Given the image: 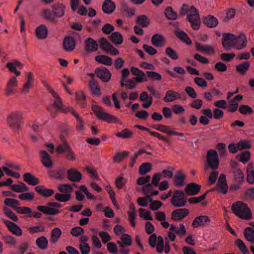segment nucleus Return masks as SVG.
<instances>
[{"mask_svg": "<svg viewBox=\"0 0 254 254\" xmlns=\"http://www.w3.org/2000/svg\"><path fill=\"white\" fill-rule=\"evenodd\" d=\"M181 15H187V20L190 22L194 30H198L201 23L198 11L192 5L184 4L180 10Z\"/></svg>", "mask_w": 254, "mask_h": 254, "instance_id": "nucleus-1", "label": "nucleus"}, {"mask_svg": "<svg viewBox=\"0 0 254 254\" xmlns=\"http://www.w3.org/2000/svg\"><path fill=\"white\" fill-rule=\"evenodd\" d=\"M231 209L236 216L242 219L249 220L252 218L251 209L247 204L243 201H238L234 202L232 205Z\"/></svg>", "mask_w": 254, "mask_h": 254, "instance_id": "nucleus-2", "label": "nucleus"}, {"mask_svg": "<svg viewBox=\"0 0 254 254\" xmlns=\"http://www.w3.org/2000/svg\"><path fill=\"white\" fill-rule=\"evenodd\" d=\"M92 110L97 118L100 120L109 123L122 124V122L117 117L105 112L103 108L98 105H92Z\"/></svg>", "mask_w": 254, "mask_h": 254, "instance_id": "nucleus-3", "label": "nucleus"}, {"mask_svg": "<svg viewBox=\"0 0 254 254\" xmlns=\"http://www.w3.org/2000/svg\"><path fill=\"white\" fill-rule=\"evenodd\" d=\"M23 113L19 111H14L10 113L6 118L8 125L13 128H18L22 119Z\"/></svg>", "mask_w": 254, "mask_h": 254, "instance_id": "nucleus-4", "label": "nucleus"}, {"mask_svg": "<svg viewBox=\"0 0 254 254\" xmlns=\"http://www.w3.org/2000/svg\"><path fill=\"white\" fill-rule=\"evenodd\" d=\"M219 160L217 151L213 149L208 151L206 155V166L213 170L218 169Z\"/></svg>", "mask_w": 254, "mask_h": 254, "instance_id": "nucleus-5", "label": "nucleus"}, {"mask_svg": "<svg viewBox=\"0 0 254 254\" xmlns=\"http://www.w3.org/2000/svg\"><path fill=\"white\" fill-rule=\"evenodd\" d=\"M61 207L58 202H49L47 206H38L37 209L47 215H56L60 212L57 208Z\"/></svg>", "mask_w": 254, "mask_h": 254, "instance_id": "nucleus-6", "label": "nucleus"}, {"mask_svg": "<svg viewBox=\"0 0 254 254\" xmlns=\"http://www.w3.org/2000/svg\"><path fill=\"white\" fill-rule=\"evenodd\" d=\"M171 204L176 207L184 206L187 202L183 190H176L171 199Z\"/></svg>", "mask_w": 254, "mask_h": 254, "instance_id": "nucleus-7", "label": "nucleus"}, {"mask_svg": "<svg viewBox=\"0 0 254 254\" xmlns=\"http://www.w3.org/2000/svg\"><path fill=\"white\" fill-rule=\"evenodd\" d=\"M236 38V35L232 33H224L222 39V44L224 49L226 50L234 49Z\"/></svg>", "mask_w": 254, "mask_h": 254, "instance_id": "nucleus-8", "label": "nucleus"}, {"mask_svg": "<svg viewBox=\"0 0 254 254\" xmlns=\"http://www.w3.org/2000/svg\"><path fill=\"white\" fill-rule=\"evenodd\" d=\"M18 80L15 76H12L9 78L6 82L5 94L6 95H11L17 92Z\"/></svg>", "mask_w": 254, "mask_h": 254, "instance_id": "nucleus-9", "label": "nucleus"}, {"mask_svg": "<svg viewBox=\"0 0 254 254\" xmlns=\"http://www.w3.org/2000/svg\"><path fill=\"white\" fill-rule=\"evenodd\" d=\"M99 42L101 45V48L104 52L114 56L119 55V51L109 43L105 38L100 39Z\"/></svg>", "mask_w": 254, "mask_h": 254, "instance_id": "nucleus-10", "label": "nucleus"}, {"mask_svg": "<svg viewBox=\"0 0 254 254\" xmlns=\"http://www.w3.org/2000/svg\"><path fill=\"white\" fill-rule=\"evenodd\" d=\"M248 44V40L246 34L241 33L239 35H236L234 49L240 50L245 48Z\"/></svg>", "mask_w": 254, "mask_h": 254, "instance_id": "nucleus-11", "label": "nucleus"}, {"mask_svg": "<svg viewBox=\"0 0 254 254\" xmlns=\"http://www.w3.org/2000/svg\"><path fill=\"white\" fill-rule=\"evenodd\" d=\"M210 218L206 215H200L196 217L192 221V226L196 228L208 225L210 223Z\"/></svg>", "mask_w": 254, "mask_h": 254, "instance_id": "nucleus-12", "label": "nucleus"}, {"mask_svg": "<svg viewBox=\"0 0 254 254\" xmlns=\"http://www.w3.org/2000/svg\"><path fill=\"white\" fill-rule=\"evenodd\" d=\"M95 74L98 78L105 82H108L111 79V74L110 71L105 67L96 69Z\"/></svg>", "mask_w": 254, "mask_h": 254, "instance_id": "nucleus-13", "label": "nucleus"}, {"mask_svg": "<svg viewBox=\"0 0 254 254\" xmlns=\"http://www.w3.org/2000/svg\"><path fill=\"white\" fill-rule=\"evenodd\" d=\"M131 73L135 76L133 78L136 82L141 83L147 81L146 75L143 72L136 67H132L130 69Z\"/></svg>", "mask_w": 254, "mask_h": 254, "instance_id": "nucleus-14", "label": "nucleus"}, {"mask_svg": "<svg viewBox=\"0 0 254 254\" xmlns=\"http://www.w3.org/2000/svg\"><path fill=\"white\" fill-rule=\"evenodd\" d=\"M189 212L187 208H180L173 211L172 219L175 221H180L188 215Z\"/></svg>", "mask_w": 254, "mask_h": 254, "instance_id": "nucleus-15", "label": "nucleus"}, {"mask_svg": "<svg viewBox=\"0 0 254 254\" xmlns=\"http://www.w3.org/2000/svg\"><path fill=\"white\" fill-rule=\"evenodd\" d=\"M52 7L55 18L62 17L64 15L65 6L63 3H55L52 5Z\"/></svg>", "mask_w": 254, "mask_h": 254, "instance_id": "nucleus-16", "label": "nucleus"}, {"mask_svg": "<svg viewBox=\"0 0 254 254\" xmlns=\"http://www.w3.org/2000/svg\"><path fill=\"white\" fill-rule=\"evenodd\" d=\"M196 49L201 52L208 55H213L215 53V50L212 46L208 45H202L196 42Z\"/></svg>", "mask_w": 254, "mask_h": 254, "instance_id": "nucleus-17", "label": "nucleus"}, {"mask_svg": "<svg viewBox=\"0 0 254 254\" xmlns=\"http://www.w3.org/2000/svg\"><path fill=\"white\" fill-rule=\"evenodd\" d=\"M201 186L194 183H191L187 185L185 190L189 195H194L198 193L200 190Z\"/></svg>", "mask_w": 254, "mask_h": 254, "instance_id": "nucleus-18", "label": "nucleus"}, {"mask_svg": "<svg viewBox=\"0 0 254 254\" xmlns=\"http://www.w3.org/2000/svg\"><path fill=\"white\" fill-rule=\"evenodd\" d=\"M151 42L156 47H163L166 44V39L161 35L156 34L152 36Z\"/></svg>", "mask_w": 254, "mask_h": 254, "instance_id": "nucleus-19", "label": "nucleus"}, {"mask_svg": "<svg viewBox=\"0 0 254 254\" xmlns=\"http://www.w3.org/2000/svg\"><path fill=\"white\" fill-rule=\"evenodd\" d=\"M40 157L43 165L46 168H52L53 162L48 153L44 150L40 151Z\"/></svg>", "mask_w": 254, "mask_h": 254, "instance_id": "nucleus-20", "label": "nucleus"}, {"mask_svg": "<svg viewBox=\"0 0 254 254\" xmlns=\"http://www.w3.org/2000/svg\"><path fill=\"white\" fill-rule=\"evenodd\" d=\"M3 222L12 233L18 236L22 235V230L18 225L8 220H4Z\"/></svg>", "mask_w": 254, "mask_h": 254, "instance_id": "nucleus-21", "label": "nucleus"}, {"mask_svg": "<svg viewBox=\"0 0 254 254\" xmlns=\"http://www.w3.org/2000/svg\"><path fill=\"white\" fill-rule=\"evenodd\" d=\"M35 33L36 37L38 39H44L48 36V28L46 25L41 24L36 28Z\"/></svg>", "mask_w": 254, "mask_h": 254, "instance_id": "nucleus-22", "label": "nucleus"}, {"mask_svg": "<svg viewBox=\"0 0 254 254\" xmlns=\"http://www.w3.org/2000/svg\"><path fill=\"white\" fill-rule=\"evenodd\" d=\"M68 179L72 182H79L82 178V174L75 169H71L67 171Z\"/></svg>", "mask_w": 254, "mask_h": 254, "instance_id": "nucleus-23", "label": "nucleus"}, {"mask_svg": "<svg viewBox=\"0 0 254 254\" xmlns=\"http://www.w3.org/2000/svg\"><path fill=\"white\" fill-rule=\"evenodd\" d=\"M180 98L181 95L179 92L173 90H168L166 92V95L164 97V101L165 102H171L179 99Z\"/></svg>", "mask_w": 254, "mask_h": 254, "instance_id": "nucleus-24", "label": "nucleus"}, {"mask_svg": "<svg viewBox=\"0 0 254 254\" xmlns=\"http://www.w3.org/2000/svg\"><path fill=\"white\" fill-rule=\"evenodd\" d=\"M35 190L41 195L48 197L54 193L53 189H47L44 186H38L35 188Z\"/></svg>", "mask_w": 254, "mask_h": 254, "instance_id": "nucleus-25", "label": "nucleus"}, {"mask_svg": "<svg viewBox=\"0 0 254 254\" xmlns=\"http://www.w3.org/2000/svg\"><path fill=\"white\" fill-rule=\"evenodd\" d=\"M68 110L69 112H70L71 114L75 117L78 122L77 125L76 127L77 130L79 132L83 131L84 129V127L83 121L82 120L79 115L74 111V110L72 107H69L68 108Z\"/></svg>", "mask_w": 254, "mask_h": 254, "instance_id": "nucleus-26", "label": "nucleus"}, {"mask_svg": "<svg viewBox=\"0 0 254 254\" xmlns=\"http://www.w3.org/2000/svg\"><path fill=\"white\" fill-rule=\"evenodd\" d=\"M115 9V4L111 0H105L102 4V9L105 13L110 14Z\"/></svg>", "mask_w": 254, "mask_h": 254, "instance_id": "nucleus-27", "label": "nucleus"}, {"mask_svg": "<svg viewBox=\"0 0 254 254\" xmlns=\"http://www.w3.org/2000/svg\"><path fill=\"white\" fill-rule=\"evenodd\" d=\"M243 99V96L241 95L236 96L233 100H232L229 103L228 110L231 112H235L238 107V101H241Z\"/></svg>", "mask_w": 254, "mask_h": 254, "instance_id": "nucleus-28", "label": "nucleus"}, {"mask_svg": "<svg viewBox=\"0 0 254 254\" xmlns=\"http://www.w3.org/2000/svg\"><path fill=\"white\" fill-rule=\"evenodd\" d=\"M89 87L92 94L97 96L101 95V93L99 85L94 79H92L89 81Z\"/></svg>", "mask_w": 254, "mask_h": 254, "instance_id": "nucleus-29", "label": "nucleus"}, {"mask_svg": "<svg viewBox=\"0 0 254 254\" xmlns=\"http://www.w3.org/2000/svg\"><path fill=\"white\" fill-rule=\"evenodd\" d=\"M75 45L74 39L70 37H65L63 42L64 48L66 51H72Z\"/></svg>", "mask_w": 254, "mask_h": 254, "instance_id": "nucleus-30", "label": "nucleus"}, {"mask_svg": "<svg viewBox=\"0 0 254 254\" xmlns=\"http://www.w3.org/2000/svg\"><path fill=\"white\" fill-rule=\"evenodd\" d=\"M186 175L182 172H178L174 176V181L175 186L180 187L183 186L185 183Z\"/></svg>", "mask_w": 254, "mask_h": 254, "instance_id": "nucleus-31", "label": "nucleus"}, {"mask_svg": "<svg viewBox=\"0 0 254 254\" xmlns=\"http://www.w3.org/2000/svg\"><path fill=\"white\" fill-rule=\"evenodd\" d=\"M23 180L26 183L32 186H35L39 183V179L30 173L24 174Z\"/></svg>", "mask_w": 254, "mask_h": 254, "instance_id": "nucleus-32", "label": "nucleus"}, {"mask_svg": "<svg viewBox=\"0 0 254 254\" xmlns=\"http://www.w3.org/2000/svg\"><path fill=\"white\" fill-rule=\"evenodd\" d=\"M86 49L88 52H93L98 50V46L96 42L93 39L88 38L85 41Z\"/></svg>", "mask_w": 254, "mask_h": 254, "instance_id": "nucleus-33", "label": "nucleus"}, {"mask_svg": "<svg viewBox=\"0 0 254 254\" xmlns=\"http://www.w3.org/2000/svg\"><path fill=\"white\" fill-rule=\"evenodd\" d=\"M203 22L207 27L214 28L217 26L218 21L216 17L212 15H208L204 18Z\"/></svg>", "mask_w": 254, "mask_h": 254, "instance_id": "nucleus-34", "label": "nucleus"}, {"mask_svg": "<svg viewBox=\"0 0 254 254\" xmlns=\"http://www.w3.org/2000/svg\"><path fill=\"white\" fill-rule=\"evenodd\" d=\"M179 227L180 228L179 229L174 224H172L170 225V229L174 233H176L181 236H185L186 235V230L185 225L183 223H180Z\"/></svg>", "mask_w": 254, "mask_h": 254, "instance_id": "nucleus-35", "label": "nucleus"}, {"mask_svg": "<svg viewBox=\"0 0 254 254\" xmlns=\"http://www.w3.org/2000/svg\"><path fill=\"white\" fill-rule=\"evenodd\" d=\"M247 181L250 184H254V168L253 164H249L247 169Z\"/></svg>", "mask_w": 254, "mask_h": 254, "instance_id": "nucleus-36", "label": "nucleus"}, {"mask_svg": "<svg viewBox=\"0 0 254 254\" xmlns=\"http://www.w3.org/2000/svg\"><path fill=\"white\" fill-rule=\"evenodd\" d=\"M35 244L39 249L44 250L48 248V241L45 236H41L36 240Z\"/></svg>", "mask_w": 254, "mask_h": 254, "instance_id": "nucleus-37", "label": "nucleus"}, {"mask_svg": "<svg viewBox=\"0 0 254 254\" xmlns=\"http://www.w3.org/2000/svg\"><path fill=\"white\" fill-rule=\"evenodd\" d=\"M75 99L79 105L84 108L86 105V97L83 91H79L75 93Z\"/></svg>", "mask_w": 254, "mask_h": 254, "instance_id": "nucleus-38", "label": "nucleus"}, {"mask_svg": "<svg viewBox=\"0 0 254 254\" xmlns=\"http://www.w3.org/2000/svg\"><path fill=\"white\" fill-rule=\"evenodd\" d=\"M95 60L98 63L106 65H111L113 63L112 59L105 55L97 56Z\"/></svg>", "mask_w": 254, "mask_h": 254, "instance_id": "nucleus-39", "label": "nucleus"}, {"mask_svg": "<svg viewBox=\"0 0 254 254\" xmlns=\"http://www.w3.org/2000/svg\"><path fill=\"white\" fill-rule=\"evenodd\" d=\"M121 241H118L117 243L120 247L124 248L125 246H130L132 244V240L129 235L124 234L121 237Z\"/></svg>", "mask_w": 254, "mask_h": 254, "instance_id": "nucleus-40", "label": "nucleus"}, {"mask_svg": "<svg viewBox=\"0 0 254 254\" xmlns=\"http://www.w3.org/2000/svg\"><path fill=\"white\" fill-rule=\"evenodd\" d=\"M250 66V62H245L236 65V70L240 74L245 75L248 71Z\"/></svg>", "mask_w": 254, "mask_h": 254, "instance_id": "nucleus-41", "label": "nucleus"}, {"mask_svg": "<svg viewBox=\"0 0 254 254\" xmlns=\"http://www.w3.org/2000/svg\"><path fill=\"white\" fill-rule=\"evenodd\" d=\"M42 16L43 18L50 22H55L56 21L53 11L50 9H44L42 11Z\"/></svg>", "mask_w": 254, "mask_h": 254, "instance_id": "nucleus-42", "label": "nucleus"}, {"mask_svg": "<svg viewBox=\"0 0 254 254\" xmlns=\"http://www.w3.org/2000/svg\"><path fill=\"white\" fill-rule=\"evenodd\" d=\"M58 189L62 193L71 195L73 191V186L69 184H61L58 186Z\"/></svg>", "mask_w": 254, "mask_h": 254, "instance_id": "nucleus-43", "label": "nucleus"}, {"mask_svg": "<svg viewBox=\"0 0 254 254\" xmlns=\"http://www.w3.org/2000/svg\"><path fill=\"white\" fill-rule=\"evenodd\" d=\"M48 89L49 90V92L55 98V100L53 104L55 108H56L57 110L61 109L63 104L61 98L59 97V95L57 94V93L55 92V91L53 89L50 88Z\"/></svg>", "mask_w": 254, "mask_h": 254, "instance_id": "nucleus-44", "label": "nucleus"}, {"mask_svg": "<svg viewBox=\"0 0 254 254\" xmlns=\"http://www.w3.org/2000/svg\"><path fill=\"white\" fill-rule=\"evenodd\" d=\"M110 39L112 43L116 45H120L123 41L122 34L118 32H115L113 33L111 35Z\"/></svg>", "mask_w": 254, "mask_h": 254, "instance_id": "nucleus-45", "label": "nucleus"}, {"mask_svg": "<svg viewBox=\"0 0 254 254\" xmlns=\"http://www.w3.org/2000/svg\"><path fill=\"white\" fill-rule=\"evenodd\" d=\"M152 185L151 184H147L146 186L142 188V191L143 193L147 195H149L151 197L153 195H157L158 193V190H153Z\"/></svg>", "mask_w": 254, "mask_h": 254, "instance_id": "nucleus-46", "label": "nucleus"}, {"mask_svg": "<svg viewBox=\"0 0 254 254\" xmlns=\"http://www.w3.org/2000/svg\"><path fill=\"white\" fill-rule=\"evenodd\" d=\"M244 235L248 241L254 243V230L252 228L247 227L244 231Z\"/></svg>", "mask_w": 254, "mask_h": 254, "instance_id": "nucleus-47", "label": "nucleus"}, {"mask_svg": "<svg viewBox=\"0 0 254 254\" xmlns=\"http://www.w3.org/2000/svg\"><path fill=\"white\" fill-rule=\"evenodd\" d=\"M61 235L62 231L59 228L56 227L54 228L51 232V242L54 244L57 242Z\"/></svg>", "mask_w": 254, "mask_h": 254, "instance_id": "nucleus-48", "label": "nucleus"}, {"mask_svg": "<svg viewBox=\"0 0 254 254\" xmlns=\"http://www.w3.org/2000/svg\"><path fill=\"white\" fill-rule=\"evenodd\" d=\"M116 135L119 138H130L133 137V133L129 129L127 128H125L121 132L117 133Z\"/></svg>", "mask_w": 254, "mask_h": 254, "instance_id": "nucleus-49", "label": "nucleus"}, {"mask_svg": "<svg viewBox=\"0 0 254 254\" xmlns=\"http://www.w3.org/2000/svg\"><path fill=\"white\" fill-rule=\"evenodd\" d=\"M189 134L188 133L181 132L176 131V128H174L172 134V136H177V140L181 141H186Z\"/></svg>", "mask_w": 254, "mask_h": 254, "instance_id": "nucleus-50", "label": "nucleus"}, {"mask_svg": "<svg viewBox=\"0 0 254 254\" xmlns=\"http://www.w3.org/2000/svg\"><path fill=\"white\" fill-rule=\"evenodd\" d=\"M176 35L182 41L185 42L188 45L191 44V40L188 37L186 33L181 31H176Z\"/></svg>", "mask_w": 254, "mask_h": 254, "instance_id": "nucleus-51", "label": "nucleus"}, {"mask_svg": "<svg viewBox=\"0 0 254 254\" xmlns=\"http://www.w3.org/2000/svg\"><path fill=\"white\" fill-rule=\"evenodd\" d=\"M139 216L142 219L146 220H152L153 218L151 215L150 211L143 209H139Z\"/></svg>", "mask_w": 254, "mask_h": 254, "instance_id": "nucleus-52", "label": "nucleus"}, {"mask_svg": "<svg viewBox=\"0 0 254 254\" xmlns=\"http://www.w3.org/2000/svg\"><path fill=\"white\" fill-rule=\"evenodd\" d=\"M55 199L60 202H64L70 200L71 195L64 193H57L55 195Z\"/></svg>", "mask_w": 254, "mask_h": 254, "instance_id": "nucleus-53", "label": "nucleus"}, {"mask_svg": "<svg viewBox=\"0 0 254 254\" xmlns=\"http://www.w3.org/2000/svg\"><path fill=\"white\" fill-rule=\"evenodd\" d=\"M11 189L16 192H22L28 190V187L24 183H22L21 185L18 184L11 185Z\"/></svg>", "mask_w": 254, "mask_h": 254, "instance_id": "nucleus-54", "label": "nucleus"}, {"mask_svg": "<svg viewBox=\"0 0 254 254\" xmlns=\"http://www.w3.org/2000/svg\"><path fill=\"white\" fill-rule=\"evenodd\" d=\"M236 244L238 247L239 249L243 254H248L249 250L244 243V242L241 239H237L236 241Z\"/></svg>", "mask_w": 254, "mask_h": 254, "instance_id": "nucleus-55", "label": "nucleus"}, {"mask_svg": "<svg viewBox=\"0 0 254 254\" xmlns=\"http://www.w3.org/2000/svg\"><path fill=\"white\" fill-rule=\"evenodd\" d=\"M151 165L150 163L146 162L141 165L139 168V173L140 175H145L148 173L151 170Z\"/></svg>", "mask_w": 254, "mask_h": 254, "instance_id": "nucleus-56", "label": "nucleus"}, {"mask_svg": "<svg viewBox=\"0 0 254 254\" xmlns=\"http://www.w3.org/2000/svg\"><path fill=\"white\" fill-rule=\"evenodd\" d=\"M250 157L251 153L249 151H246L240 154L237 156L239 161L242 162L243 164H246L247 162H248L250 159Z\"/></svg>", "mask_w": 254, "mask_h": 254, "instance_id": "nucleus-57", "label": "nucleus"}, {"mask_svg": "<svg viewBox=\"0 0 254 254\" xmlns=\"http://www.w3.org/2000/svg\"><path fill=\"white\" fill-rule=\"evenodd\" d=\"M70 146L67 142H64L62 144L59 145L56 149V151L58 154H62L64 152H66L70 148Z\"/></svg>", "mask_w": 254, "mask_h": 254, "instance_id": "nucleus-58", "label": "nucleus"}, {"mask_svg": "<svg viewBox=\"0 0 254 254\" xmlns=\"http://www.w3.org/2000/svg\"><path fill=\"white\" fill-rule=\"evenodd\" d=\"M152 201V198L149 195H147L146 197H138L137 200V202L141 206L145 207L147 206L148 202Z\"/></svg>", "mask_w": 254, "mask_h": 254, "instance_id": "nucleus-59", "label": "nucleus"}, {"mask_svg": "<svg viewBox=\"0 0 254 254\" xmlns=\"http://www.w3.org/2000/svg\"><path fill=\"white\" fill-rule=\"evenodd\" d=\"M234 177L236 181L243 182L244 181V174L240 169H236L234 171Z\"/></svg>", "mask_w": 254, "mask_h": 254, "instance_id": "nucleus-60", "label": "nucleus"}, {"mask_svg": "<svg viewBox=\"0 0 254 254\" xmlns=\"http://www.w3.org/2000/svg\"><path fill=\"white\" fill-rule=\"evenodd\" d=\"M165 15L167 18L171 20H175L177 18L176 13L173 10L171 7H168L165 9Z\"/></svg>", "mask_w": 254, "mask_h": 254, "instance_id": "nucleus-61", "label": "nucleus"}, {"mask_svg": "<svg viewBox=\"0 0 254 254\" xmlns=\"http://www.w3.org/2000/svg\"><path fill=\"white\" fill-rule=\"evenodd\" d=\"M6 66L8 70L11 72L14 73L15 76H19L20 75L21 72L17 70L16 66L13 62L7 63Z\"/></svg>", "mask_w": 254, "mask_h": 254, "instance_id": "nucleus-62", "label": "nucleus"}, {"mask_svg": "<svg viewBox=\"0 0 254 254\" xmlns=\"http://www.w3.org/2000/svg\"><path fill=\"white\" fill-rule=\"evenodd\" d=\"M3 213L10 219L13 221H16L18 220L17 217L16 215L7 206L3 207Z\"/></svg>", "mask_w": 254, "mask_h": 254, "instance_id": "nucleus-63", "label": "nucleus"}, {"mask_svg": "<svg viewBox=\"0 0 254 254\" xmlns=\"http://www.w3.org/2000/svg\"><path fill=\"white\" fill-rule=\"evenodd\" d=\"M137 23L142 27H147L149 25V20L145 15H141L138 17Z\"/></svg>", "mask_w": 254, "mask_h": 254, "instance_id": "nucleus-64", "label": "nucleus"}]
</instances>
